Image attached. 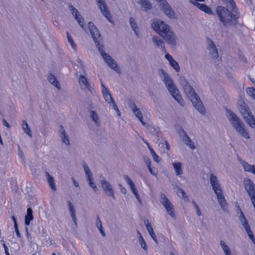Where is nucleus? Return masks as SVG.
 Instances as JSON below:
<instances>
[{"label":"nucleus","instance_id":"obj_2","mask_svg":"<svg viewBox=\"0 0 255 255\" xmlns=\"http://www.w3.org/2000/svg\"><path fill=\"white\" fill-rule=\"evenodd\" d=\"M88 26L92 37L95 42V45L101 56L107 65L110 68H112V57L109 54H107L104 50V45L102 44L101 34L98 28L92 22H88Z\"/></svg>","mask_w":255,"mask_h":255},{"label":"nucleus","instance_id":"obj_47","mask_svg":"<svg viewBox=\"0 0 255 255\" xmlns=\"http://www.w3.org/2000/svg\"><path fill=\"white\" fill-rule=\"evenodd\" d=\"M90 115L93 121L98 126L100 124V122L97 113L94 111H91Z\"/></svg>","mask_w":255,"mask_h":255},{"label":"nucleus","instance_id":"obj_48","mask_svg":"<svg viewBox=\"0 0 255 255\" xmlns=\"http://www.w3.org/2000/svg\"><path fill=\"white\" fill-rule=\"evenodd\" d=\"M67 39H68V42L70 43L71 47L73 48V49L76 50L77 49V45L74 43L73 39H72L71 36L70 35L68 32H67Z\"/></svg>","mask_w":255,"mask_h":255},{"label":"nucleus","instance_id":"obj_53","mask_svg":"<svg viewBox=\"0 0 255 255\" xmlns=\"http://www.w3.org/2000/svg\"><path fill=\"white\" fill-rule=\"evenodd\" d=\"M113 70L115 71L118 74H121V71L120 68L119 67L118 64H117L115 60L113 59Z\"/></svg>","mask_w":255,"mask_h":255},{"label":"nucleus","instance_id":"obj_21","mask_svg":"<svg viewBox=\"0 0 255 255\" xmlns=\"http://www.w3.org/2000/svg\"><path fill=\"white\" fill-rule=\"evenodd\" d=\"M190 2L193 3L197 8L203 11L205 13L208 14L212 13V10L211 8L208 7L207 5L204 4L200 3L198 2L192 1L191 0H190Z\"/></svg>","mask_w":255,"mask_h":255},{"label":"nucleus","instance_id":"obj_64","mask_svg":"<svg viewBox=\"0 0 255 255\" xmlns=\"http://www.w3.org/2000/svg\"><path fill=\"white\" fill-rule=\"evenodd\" d=\"M148 167V168L149 169V171H150V173L151 174H152L154 176H157V173L155 171V170L153 169V168L151 167V166H150L149 167Z\"/></svg>","mask_w":255,"mask_h":255},{"label":"nucleus","instance_id":"obj_12","mask_svg":"<svg viewBox=\"0 0 255 255\" xmlns=\"http://www.w3.org/2000/svg\"><path fill=\"white\" fill-rule=\"evenodd\" d=\"M210 182L215 194L222 192L221 186L216 176L211 174L210 175Z\"/></svg>","mask_w":255,"mask_h":255},{"label":"nucleus","instance_id":"obj_39","mask_svg":"<svg viewBox=\"0 0 255 255\" xmlns=\"http://www.w3.org/2000/svg\"><path fill=\"white\" fill-rule=\"evenodd\" d=\"M61 137L62 139V141L63 143H64L66 145L69 144V140L68 136L66 135V132L63 129V127L62 126H61Z\"/></svg>","mask_w":255,"mask_h":255},{"label":"nucleus","instance_id":"obj_1","mask_svg":"<svg viewBox=\"0 0 255 255\" xmlns=\"http://www.w3.org/2000/svg\"><path fill=\"white\" fill-rule=\"evenodd\" d=\"M227 6H218L216 12L220 21L225 26L229 27L236 24L240 13L234 0H229Z\"/></svg>","mask_w":255,"mask_h":255},{"label":"nucleus","instance_id":"obj_28","mask_svg":"<svg viewBox=\"0 0 255 255\" xmlns=\"http://www.w3.org/2000/svg\"><path fill=\"white\" fill-rule=\"evenodd\" d=\"M32 213H33L32 210L31 208H28L27 209L26 215L25 216L24 223H25V225L29 226L30 224V221L33 220V216Z\"/></svg>","mask_w":255,"mask_h":255},{"label":"nucleus","instance_id":"obj_58","mask_svg":"<svg viewBox=\"0 0 255 255\" xmlns=\"http://www.w3.org/2000/svg\"><path fill=\"white\" fill-rule=\"evenodd\" d=\"M128 105L129 108L131 110V111H133V110L137 108L134 102L132 100H129Z\"/></svg>","mask_w":255,"mask_h":255},{"label":"nucleus","instance_id":"obj_24","mask_svg":"<svg viewBox=\"0 0 255 255\" xmlns=\"http://www.w3.org/2000/svg\"><path fill=\"white\" fill-rule=\"evenodd\" d=\"M209 50L210 55L213 59H217L218 56V52L216 45L213 41H211L209 45Z\"/></svg>","mask_w":255,"mask_h":255},{"label":"nucleus","instance_id":"obj_10","mask_svg":"<svg viewBox=\"0 0 255 255\" xmlns=\"http://www.w3.org/2000/svg\"><path fill=\"white\" fill-rule=\"evenodd\" d=\"M99 8L100 9L102 14L107 18V19L112 22V16L108 8L107 5L104 0H96Z\"/></svg>","mask_w":255,"mask_h":255},{"label":"nucleus","instance_id":"obj_55","mask_svg":"<svg viewBox=\"0 0 255 255\" xmlns=\"http://www.w3.org/2000/svg\"><path fill=\"white\" fill-rule=\"evenodd\" d=\"M192 204L194 206V208L196 209V212L197 215L198 216H201L202 213L199 209L198 206L196 204V203L194 201H192Z\"/></svg>","mask_w":255,"mask_h":255},{"label":"nucleus","instance_id":"obj_51","mask_svg":"<svg viewBox=\"0 0 255 255\" xmlns=\"http://www.w3.org/2000/svg\"><path fill=\"white\" fill-rule=\"evenodd\" d=\"M247 93L255 100V88H248L246 90Z\"/></svg>","mask_w":255,"mask_h":255},{"label":"nucleus","instance_id":"obj_26","mask_svg":"<svg viewBox=\"0 0 255 255\" xmlns=\"http://www.w3.org/2000/svg\"><path fill=\"white\" fill-rule=\"evenodd\" d=\"M101 185L106 194L108 195H112V186L109 182L105 180H103L101 181Z\"/></svg>","mask_w":255,"mask_h":255},{"label":"nucleus","instance_id":"obj_45","mask_svg":"<svg viewBox=\"0 0 255 255\" xmlns=\"http://www.w3.org/2000/svg\"><path fill=\"white\" fill-rule=\"evenodd\" d=\"M47 176L48 177V182L49 186H50L51 188L55 191L56 189V185L55 184L54 180L52 176L50 175V174L46 172Z\"/></svg>","mask_w":255,"mask_h":255},{"label":"nucleus","instance_id":"obj_11","mask_svg":"<svg viewBox=\"0 0 255 255\" xmlns=\"http://www.w3.org/2000/svg\"><path fill=\"white\" fill-rule=\"evenodd\" d=\"M69 9L80 26L85 30L86 24L84 23V18L79 14L78 10L72 5L69 6Z\"/></svg>","mask_w":255,"mask_h":255},{"label":"nucleus","instance_id":"obj_30","mask_svg":"<svg viewBox=\"0 0 255 255\" xmlns=\"http://www.w3.org/2000/svg\"><path fill=\"white\" fill-rule=\"evenodd\" d=\"M239 220L242 225V226L244 227L245 230L247 228H250V225L248 224V222L245 217L244 213L243 212L240 210V215L239 216Z\"/></svg>","mask_w":255,"mask_h":255},{"label":"nucleus","instance_id":"obj_5","mask_svg":"<svg viewBox=\"0 0 255 255\" xmlns=\"http://www.w3.org/2000/svg\"><path fill=\"white\" fill-rule=\"evenodd\" d=\"M227 118L236 130L245 138H250L249 133L244 128L242 120L231 110H227Z\"/></svg>","mask_w":255,"mask_h":255},{"label":"nucleus","instance_id":"obj_44","mask_svg":"<svg viewBox=\"0 0 255 255\" xmlns=\"http://www.w3.org/2000/svg\"><path fill=\"white\" fill-rule=\"evenodd\" d=\"M137 234L138 235V240L140 247L145 251H146L147 250V246L144 240V239L143 238L141 234L138 231H137Z\"/></svg>","mask_w":255,"mask_h":255},{"label":"nucleus","instance_id":"obj_7","mask_svg":"<svg viewBox=\"0 0 255 255\" xmlns=\"http://www.w3.org/2000/svg\"><path fill=\"white\" fill-rule=\"evenodd\" d=\"M153 29L161 37L169 31L170 26L163 21L155 19L151 23Z\"/></svg>","mask_w":255,"mask_h":255},{"label":"nucleus","instance_id":"obj_9","mask_svg":"<svg viewBox=\"0 0 255 255\" xmlns=\"http://www.w3.org/2000/svg\"><path fill=\"white\" fill-rule=\"evenodd\" d=\"M164 40L172 47H175L177 44V37L171 29L162 36Z\"/></svg>","mask_w":255,"mask_h":255},{"label":"nucleus","instance_id":"obj_35","mask_svg":"<svg viewBox=\"0 0 255 255\" xmlns=\"http://www.w3.org/2000/svg\"><path fill=\"white\" fill-rule=\"evenodd\" d=\"M242 165L245 171L251 172L255 175V165H250L245 161L242 162Z\"/></svg>","mask_w":255,"mask_h":255},{"label":"nucleus","instance_id":"obj_56","mask_svg":"<svg viewBox=\"0 0 255 255\" xmlns=\"http://www.w3.org/2000/svg\"><path fill=\"white\" fill-rule=\"evenodd\" d=\"M113 109H114V110L116 111V114L117 115V116L120 117L121 116V112L119 111L117 105H116V103L113 99Z\"/></svg>","mask_w":255,"mask_h":255},{"label":"nucleus","instance_id":"obj_42","mask_svg":"<svg viewBox=\"0 0 255 255\" xmlns=\"http://www.w3.org/2000/svg\"><path fill=\"white\" fill-rule=\"evenodd\" d=\"M247 123L251 127H255V118L254 117L252 113L249 115V117L244 119Z\"/></svg>","mask_w":255,"mask_h":255},{"label":"nucleus","instance_id":"obj_60","mask_svg":"<svg viewBox=\"0 0 255 255\" xmlns=\"http://www.w3.org/2000/svg\"><path fill=\"white\" fill-rule=\"evenodd\" d=\"M14 230H15V234H16L17 237L18 238H20L21 236L19 232L17 224H15V227H14Z\"/></svg>","mask_w":255,"mask_h":255},{"label":"nucleus","instance_id":"obj_40","mask_svg":"<svg viewBox=\"0 0 255 255\" xmlns=\"http://www.w3.org/2000/svg\"><path fill=\"white\" fill-rule=\"evenodd\" d=\"M21 125L22 129H23L24 132L28 134L30 137H31L32 132L30 128H29L28 127V125L27 123V122L24 120L22 121Z\"/></svg>","mask_w":255,"mask_h":255},{"label":"nucleus","instance_id":"obj_36","mask_svg":"<svg viewBox=\"0 0 255 255\" xmlns=\"http://www.w3.org/2000/svg\"><path fill=\"white\" fill-rule=\"evenodd\" d=\"M68 206L69 208V211L71 214V217L72 218L73 221L76 226H77V219L76 217V213L74 206L70 202V201H68Z\"/></svg>","mask_w":255,"mask_h":255},{"label":"nucleus","instance_id":"obj_19","mask_svg":"<svg viewBox=\"0 0 255 255\" xmlns=\"http://www.w3.org/2000/svg\"><path fill=\"white\" fill-rule=\"evenodd\" d=\"M216 195L217 197V200L221 206V208L224 211H226L227 208V202L222 192L218 193V194H216Z\"/></svg>","mask_w":255,"mask_h":255},{"label":"nucleus","instance_id":"obj_20","mask_svg":"<svg viewBox=\"0 0 255 255\" xmlns=\"http://www.w3.org/2000/svg\"><path fill=\"white\" fill-rule=\"evenodd\" d=\"M190 2L193 3L197 8L203 11L205 13L208 14L212 13V10L211 8L208 7L207 5L204 4L200 3L198 2L192 1L191 0H190Z\"/></svg>","mask_w":255,"mask_h":255},{"label":"nucleus","instance_id":"obj_57","mask_svg":"<svg viewBox=\"0 0 255 255\" xmlns=\"http://www.w3.org/2000/svg\"><path fill=\"white\" fill-rule=\"evenodd\" d=\"M178 190L180 191L182 194L183 199L186 201H189L188 196L186 195L185 192L182 189L178 188Z\"/></svg>","mask_w":255,"mask_h":255},{"label":"nucleus","instance_id":"obj_4","mask_svg":"<svg viewBox=\"0 0 255 255\" xmlns=\"http://www.w3.org/2000/svg\"><path fill=\"white\" fill-rule=\"evenodd\" d=\"M158 74L162 78L170 94L180 106H184V101L181 95H179V91L174 84L170 76L162 69L158 70Z\"/></svg>","mask_w":255,"mask_h":255},{"label":"nucleus","instance_id":"obj_14","mask_svg":"<svg viewBox=\"0 0 255 255\" xmlns=\"http://www.w3.org/2000/svg\"><path fill=\"white\" fill-rule=\"evenodd\" d=\"M239 109L244 119L249 117L252 113L248 105L243 101H240L238 103Z\"/></svg>","mask_w":255,"mask_h":255},{"label":"nucleus","instance_id":"obj_62","mask_svg":"<svg viewBox=\"0 0 255 255\" xmlns=\"http://www.w3.org/2000/svg\"><path fill=\"white\" fill-rule=\"evenodd\" d=\"M146 222L147 223L145 222V225L148 232H149L150 231L153 230L151 224L149 223L148 221H147Z\"/></svg>","mask_w":255,"mask_h":255},{"label":"nucleus","instance_id":"obj_25","mask_svg":"<svg viewBox=\"0 0 255 255\" xmlns=\"http://www.w3.org/2000/svg\"><path fill=\"white\" fill-rule=\"evenodd\" d=\"M129 23L130 26L132 28V29L133 30L134 33L135 35L137 37H139V28L138 27L137 24L135 20V19L131 17L129 18Z\"/></svg>","mask_w":255,"mask_h":255},{"label":"nucleus","instance_id":"obj_27","mask_svg":"<svg viewBox=\"0 0 255 255\" xmlns=\"http://www.w3.org/2000/svg\"><path fill=\"white\" fill-rule=\"evenodd\" d=\"M124 178L125 181L127 182L129 186L130 189L132 191V192L134 194V195H136V194H137V190L136 188L135 187L134 184L132 181V180L130 179V178L128 176V175H125L124 176Z\"/></svg>","mask_w":255,"mask_h":255},{"label":"nucleus","instance_id":"obj_13","mask_svg":"<svg viewBox=\"0 0 255 255\" xmlns=\"http://www.w3.org/2000/svg\"><path fill=\"white\" fill-rule=\"evenodd\" d=\"M178 133L182 140L187 146L191 149H194L195 148L193 142L183 128L179 130Z\"/></svg>","mask_w":255,"mask_h":255},{"label":"nucleus","instance_id":"obj_29","mask_svg":"<svg viewBox=\"0 0 255 255\" xmlns=\"http://www.w3.org/2000/svg\"><path fill=\"white\" fill-rule=\"evenodd\" d=\"M79 83L81 86L84 85L89 91H92L91 86L88 82L87 79L84 76L81 75L79 77Z\"/></svg>","mask_w":255,"mask_h":255},{"label":"nucleus","instance_id":"obj_15","mask_svg":"<svg viewBox=\"0 0 255 255\" xmlns=\"http://www.w3.org/2000/svg\"><path fill=\"white\" fill-rule=\"evenodd\" d=\"M84 168L85 173L87 176V178H88V180L89 181V185L93 188L94 191L95 192H96L97 190V186H96V184H95V183L93 181L92 173L91 172L89 167L86 164V163H84Z\"/></svg>","mask_w":255,"mask_h":255},{"label":"nucleus","instance_id":"obj_61","mask_svg":"<svg viewBox=\"0 0 255 255\" xmlns=\"http://www.w3.org/2000/svg\"><path fill=\"white\" fill-rule=\"evenodd\" d=\"M160 144H161L162 146H164V144H165L166 152L169 150V145L167 140H163L162 142H160Z\"/></svg>","mask_w":255,"mask_h":255},{"label":"nucleus","instance_id":"obj_38","mask_svg":"<svg viewBox=\"0 0 255 255\" xmlns=\"http://www.w3.org/2000/svg\"><path fill=\"white\" fill-rule=\"evenodd\" d=\"M174 171L177 175H180L183 174L182 164L180 162H177L173 163Z\"/></svg>","mask_w":255,"mask_h":255},{"label":"nucleus","instance_id":"obj_31","mask_svg":"<svg viewBox=\"0 0 255 255\" xmlns=\"http://www.w3.org/2000/svg\"><path fill=\"white\" fill-rule=\"evenodd\" d=\"M239 220L242 225V226L244 227L245 230L247 228H250V225L248 224V222L245 217L244 213L243 212L240 210V215L239 216Z\"/></svg>","mask_w":255,"mask_h":255},{"label":"nucleus","instance_id":"obj_49","mask_svg":"<svg viewBox=\"0 0 255 255\" xmlns=\"http://www.w3.org/2000/svg\"><path fill=\"white\" fill-rule=\"evenodd\" d=\"M247 233L248 235V236L250 238L251 240L253 241V242L255 244V238L254 236V234L252 232V231L251 230V228H247L246 230H245Z\"/></svg>","mask_w":255,"mask_h":255},{"label":"nucleus","instance_id":"obj_8","mask_svg":"<svg viewBox=\"0 0 255 255\" xmlns=\"http://www.w3.org/2000/svg\"><path fill=\"white\" fill-rule=\"evenodd\" d=\"M160 8L164 14L169 18H173L175 17V13L171 6L166 0H159L157 1Z\"/></svg>","mask_w":255,"mask_h":255},{"label":"nucleus","instance_id":"obj_43","mask_svg":"<svg viewBox=\"0 0 255 255\" xmlns=\"http://www.w3.org/2000/svg\"><path fill=\"white\" fill-rule=\"evenodd\" d=\"M96 225L97 228L99 229L100 232L101 233V235H102V236L105 237L106 234L104 232V230H103L101 221L98 216H97V217Z\"/></svg>","mask_w":255,"mask_h":255},{"label":"nucleus","instance_id":"obj_16","mask_svg":"<svg viewBox=\"0 0 255 255\" xmlns=\"http://www.w3.org/2000/svg\"><path fill=\"white\" fill-rule=\"evenodd\" d=\"M101 86H102V91L103 96L105 101L109 104L111 105L112 103V95L109 91L108 89L104 86L103 82L101 80Z\"/></svg>","mask_w":255,"mask_h":255},{"label":"nucleus","instance_id":"obj_17","mask_svg":"<svg viewBox=\"0 0 255 255\" xmlns=\"http://www.w3.org/2000/svg\"><path fill=\"white\" fill-rule=\"evenodd\" d=\"M165 58L169 61L170 65L175 70L176 72H179L180 68L177 61H176L172 56L169 54H166Z\"/></svg>","mask_w":255,"mask_h":255},{"label":"nucleus","instance_id":"obj_52","mask_svg":"<svg viewBox=\"0 0 255 255\" xmlns=\"http://www.w3.org/2000/svg\"><path fill=\"white\" fill-rule=\"evenodd\" d=\"M159 201L162 205L164 204V203L165 204L166 203L169 201L167 197L163 193H160Z\"/></svg>","mask_w":255,"mask_h":255},{"label":"nucleus","instance_id":"obj_37","mask_svg":"<svg viewBox=\"0 0 255 255\" xmlns=\"http://www.w3.org/2000/svg\"><path fill=\"white\" fill-rule=\"evenodd\" d=\"M132 111L136 116V117L138 119V120L140 121L142 125L144 126V127H146V124L143 121L142 114L140 111V110L138 108H136Z\"/></svg>","mask_w":255,"mask_h":255},{"label":"nucleus","instance_id":"obj_18","mask_svg":"<svg viewBox=\"0 0 255 255\" xmlns=\"http://www.w3.org/2000/svg\"><path fill=\"white\" fill-rule=\"evenodd\" d=\"M152 41L156 47L160 48L162 51H165L164 42L159 37L154 35L152 36Z\"/></svg>","mask_w":255,"mask_h":255},{"label":"nucleus","instance_id":"obj_34","mask_svg":"<svg viewBox=\"0 0 255 255\" xmlns=\"http://www.w3.org/2000/svg\"><path fill=\"white\" fill-rule=\"evenodd\" d=\"M137 2L140 4L141 7L145 10H149L151 8V3L149 0H137Z\"/></svg>","mask_w":255,"mask_h":255},{"label":"nucleus","instance_id":"obj_3","mask_svg":"<svg viewBox=\"0 0 255 255\" xmlns=\"http://www.w3.org/2000/svg\"><path fill=\"white\" fill-rule=\"evenodd\" d=\"M158 74L162 78L170 94L180 106H184V101L181 95H179V91L174 84L170 76L162 69L158 70Z\"/></svg>","mask_w":255,"mask_h":255},{"label":"nucleus","instance_id":"obj_6","mask_svg":"<svg viewBox=\"0 0 255 255\" xmlns=\"http://www.w3.org/2000/svg\"><path fill=\"white\" fill-rule=\"evenodd\" d=\"M183 89L185 93L192 102L193 106L199 113L204 114L205 110L203 106V104L190 84L188 83L183 86Z\"/></svg>","mask_w":255,"mask_h":255},{"label":"nucleus","instance_id":"obj_32","mask_svg":"<svg viewBox=\"0 0 255 255\" xmlns=\"http://www.w3.org/2000/svg\"><path fill=\"white\" fill-rule=\"evenodd\" d=\"M239 220L242 225V226L244 227L245 230L247 228H250V225L248 224V222L245 217L244 213L243 212L240 210V215L239 216Z\"/></svg>","mask_w":255,"mask_h":255},{"label":"nucleus","instance_id":"obj_46","mask_svg":"<svg viewBox=\"0 0 255 255\" xmlns=\"http://www.w3.org/2000/svg\"><path fill=\"white\" fill-rule=\"evenodd\" d=\"M168 214H169L172 218H175V214H174V207L172 204L165 208Z\"/></svg>","mask_w":255,"mask_h":255},{"label":"nucleus","instance_id":"obj_23","mask_svg":"<svg viewBox=\"0 0 255 255\" xmlns=\"http://www.w3.org/2000/svg\"><path fill=\"white\" fill-rule=\"evenodd\" d=\"M190 2L193 3L197 8L203 11L205 13L208 14L212 13V10L211 8L208 7L207 5L204 4L200 3L198 2L192 1L191 0H190Z\"/></svg>","mask_w":255,"mask_h":255},{"label":"nucleus","instance_id":"obj_54","mask_svg":"<svg viewBox=\"0 0 255 255\" xmlns=\"http://www.w3.org/2000/svg\"><path fill=\"white\" fill-rule=\"evenodd\" d=\"M179 82L180 84L182 86V87L188 83L187 80L183 76L179 77Z\"/></svg>","mask_w":255,"mask_h":255},{"label":"nucleus","instance_id":"obj_50","mask_svg":"<svg viewBox=\"0 0 255 255\" xmlns=\"http://www.w3.org/2000/svg\"><path fill=\"white\" fill-rule=\"evenodd\" d=\"M150 152L152 156L153 160L157 162H159L161 159L160 157L156 154L153 149H150Z\"/></svg>","mask_w":255,"mask_h":255},{"label":"nucleus","instance_id":"obj_22","mask_svg":"<svg viewBox=\"0 0 255 255\" xmlns=\"http://www.w3.org/2000/svg\"><path fill=\"white\" fill-rule=\"evenodd\" d=\"M190 2L193 3L197 8L203 11L205 13L208 14L212 13V10L211 8L208 7L207 5L204 4L200 3L198 2L192 1L191 0H190Z\"/></svg>","mask_w":255,"mask_h":255},{"label":"nucleus","instance_id":"obj_41","mask_svg":"<svg viewBox=\"0 0 255 255\" xmlns=\"http://www.w3.org/2000/svg\"><path fill=\"white\" fill-rule=\"evenodd\" d=\"M220 246L226 255H231V252L229 247L226 244L223 240L220 241Z\"/></svg>","mask_w":255,"mask_h":255},{"label":"nucleus","instance_id":"obj_63","mask_svg":"<svg viewBox=\"0 0 255 255\" xmlns=\"http://www.w3.org/2000/svg\"><path fill=\"white\" fill-rule=\"evenodd\" d=\"M144 160L147 167L151 166V160L148 157L146 156L144 157Z\"/></svg>","mask_w":255,"mask_h":255},{"label":"nucleus","instance_id":"obj_33","mask_svg":"<svg viewBox=\"0 0 255 255\" xmlns=\"http://www.w3.org/2000/svg\"><path fill=\"white\" fill-rule=\"evenodd\" d=\"M49 82L56 87L58 89H60V84L57 80L56 78L52 74H50L48 77Z\"/></svg>","mask_w":255,"mask_h":255},{"label":"nucleus","instance_id":"obj_59","mask_svg":"<svg viewBox=\"0 0 255 255\" xmlns=\"http://www.w3.org/2000/svg\"><path fill=\"white\" fill-rule=\"evenodd\" d=\"M149 235H150L151 237L152 238V239L154 240V241L157 244L158 241L156 238V236L155 234L154 233L153 230L150 231L148 232Z\"/></svg>","mask_w":255,"mask_h":255}]
</instances>
